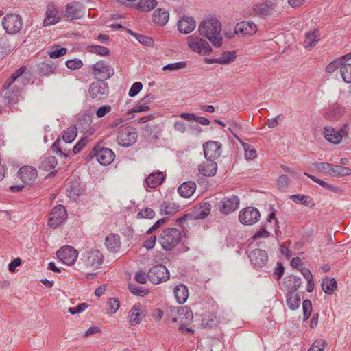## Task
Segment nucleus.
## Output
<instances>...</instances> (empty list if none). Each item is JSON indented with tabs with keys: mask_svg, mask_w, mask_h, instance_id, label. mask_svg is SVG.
<instances>
[{
	"mask_svg": "<svg viewBox=\"0 0 351 351\" xmlns=\"http://www.w3.org/2000/svg\"><path fill=\"white\" fill-rule=\"evenodd\" d=\"M25 66H21L15 71L10 77L4 82L3 86L5 90L4 95V103L9 106H13L19 101L24 85L29 82V78L26 77Z\"/></svg>",
	"mask_w": 351,
	"mask_h": 351,
	"instance_id": "1",
	"label": "nucleus"
},
{
	"mask_svg": "<svg viewBox=\"0 0 351 351\" xmlns=\"http://www.w3.org/2000/svg\"><path fill=\"white\" fill-rule=\"evenodd\" d=\"M199 34L207 38L215 47H220L223 43L221 35V24L216 18H210L203 21L199 25Z\"/></svg>",
	"mask_w": 351,
	"mask_h": 351,
	"instance_id": "2",
	"label": "nucleus"
},
{
	"mask_svg": "<svg viewBox=\"0 0 351 351\" xmlns=\"http://www.w3.org/2000/svg\"><path fill=\"white\" fill-rule=\"evenodd\" d=\"M182 234L175 228H167L162 231L158 238V242L162 248L166 251H171L181 241Z\"/></svg>",
	"mask_w": 351,
	"mask_h": 351,
	"instance_id": "3",
	"label": "nucleus"
},
{
	"mask_svg": "<svg viewBox=\"0 0 351 351\" xmlns=\"http://www.w3.org/2000/svg\"><path fill=\"white\" fill-rule=\"evenodd\" d=\"M93 157L104 166L110 165L114 160L115 155L109 148L101 147L99 145L94 147L87 155V159H91Z\"/></svg>",
	"mask_w": 351,
	"mask_h": 351,
	"instance_id": "4",
	"label": "nucleus"
},
{
	"mask_svg": "<svg viewBox=\"0 0 351 351\" xmlns=\"http://www.w3.org/2000/svg\"><path fill=\"white\" fill-rule=\"evenodd\" d=\"M2 25L6 33L15 34L22 29L23 21L19 15L9 14L3 18Z\"/></svg>",
	"mask_w": 351,
	"mask_h": 351,
	"instance_id": "5",
	"label": "nucleus"
},
{
	"mask_svg": "<svg viewBox=\"0 0 351 351\" xmlns=\"http://www.w3.org/2000/svg\"><path fill=\"white\" fill-rule=\"evenodd\" d=\"M187 43L193 51L199 54L208 55L213 51V49L208 43L197 36H189L187 38Z\"/></svg>",
	"mask_w": 351,
	"mask_h": 351,
	"instance_id": "6",
	"label": "nucleus"
},
{
	"mask_svg": "<svg viewBox=\"0 0 351 351\" xmlns=\"http://www.w3.org/2000/svg\"><path fill=\"white\" fill-rule=\"evenodd\" d=\"M169 272L166 267L158 264L152 267L147 274L149 280L155 285L160 284L169 278Z\"/></svg>",
	"mask_w": 351,
	"mask_h": 351,
	"instance_id": "7",
	"label": "nucleus"
},
{
	"mask_svg": "<svg viewBox=\"0 0 351 351\" xmlns=\"http://www.w3.org/2000/svg\"><path fill=\"white\" fill-rule=\"evenodd\" d=\"M92 73L98 80H104L106 81L114 74V71L106 62L99 61L93 64Z\"/></svg>",
	"mask_w": 351,
	"mask_h": 351,
	"instance_id": "8",
	"label": "nucleus"
},
{
	"mask_svg": "<svg viewBox=\"0 0 351 351\" xmlns=\"http://www.w3.org/2000/svg\"><path fill=\"white\" fill-rule=\"evenodd\" d=\"M261 214L254 207H246L239 212V221L245 226H251L259 221Z\"/></svg>",
	"mask_w": 351,
	"mask_h": 351,
	"instance_id": "9",
	"label": "nucleus"
},
{
	"mask_svg": "<svg viewBox=\"0 0 351 351\" xmlns=\"http://www.w3.org/2000/svg\"><path fill=\"white\" fill-rule=\"evenodd\" d=\"M248 258L252 265L257 269L266 266L269 259L267 252L259 248L250 250Z\"/></svg>",
	"mask_w": 351,
	"mask_h": 351,
	"instance_id": "10",
	"label": "nucleus"
},
{
	"mask_svg": "<svg viewBox=\"0 0 351 351\" xmlns=\"http://www.w3.org/2000/svg\"><path fill=\"white\" fill-rule=\"evenodd\" d=\"M138 134L132 128H123L117 134V142L122 147H130L134 144L137 140Z\"/></svg>",
	"mask_w": 351,
	"mask_h": 351,
	"instance_id": "11",
	"label": "nucleus"
},
{
	"mask_svg": "<svg viewBox=\"0 0 351 351\" xmlns=\"http://www.w3.org/2000/svg\"><path fill=\"white\" fill-rule=\"evenodd\" d=\"M66 210L62 205L56 206L51 210L47 223L51 228H56L66 219Z\"/></svg>",
	"mask_w": 351,
	"mask_h": 351,
	"instance_id": "12",
	"label": "nucleus"
},
{
	"mask_svg": "<svg viewBox=\"0 0 351 351\" xmlns=\"http://www.w3.org/2000/svg\"><path fill=\"white\" fill-rule=\"evenodd\" d=\"M88 91L93 99L100 100L108 94V83L104 80H97L90 84Z\"/></svg>",
	"mask_w": 351,
	"mask_h": 351,
	"instance_id": "13",
	"label": "nucleus"
},
{
	"mask_svg": "<svg viewBox=\"0 0 351 351\" xmlns=\"http://www.w3.org/2000/svg\"><path fill=\"white\" fill-rule=\"evenodd\" d=\"M56 255L62 263L71 265L77 260V252L73 247L66 245L62 247L57 252Z\"/></svg>",
	"mask_w": 351,
	"mask_h": 351,
	"instance_id": "14",
	"label": "nucleus"
},
{
	"mask_svg": "<svg viewBox=\"0 0 351 351\" xmlns=\"http://www.w3.org/2000/svg\"><path fill=\"white\" fill-rule=\"evenodd\" d=\"M239 199L237 195L226 197L220 202L219 210L223 214H229L239 208Z\"/></svg>",
	"mask_w": 351,
	"mask_h": 351,
	"instance_id": "15",
	"label": "nucleus"
},
{
	"mask_svg": "<svg viewBox=\"0 0 351 351\" xmlns=\"http://www.w3.org/2000/svg\"><path fill=\"white\" fill-rule=\"evenodd\" d=\"M276 7V5L274 1L267 0L254 5L253 11L255 16L266 18L273 14Z\"/></svg>",
	"mask_w": 351,
	"mask_h": 351,
	"instance_id": "16",
	"label": "nucleus"
},
{
	"mask_svg": "<svg viewBox=\"0 0 351 351\" xmlns=\"http://www.w3.org/2000/svg\"><path fill=\"white\" fill-rule=\"evenodd\" d=\"M60 19L55 4L53 3H48L43 20V26L47 27L56 25L60 22Z\"/></svg>",
	"mask_w": 351,
	"mask_h": 351,
	"instance_id": "17",
	"label": "nucleus"
},
{
	"mask_svg": "<svg viewBox=\"0 0 351 351\" xmlns=\"http://www.w3.org/2000/svg\"><path fill=\"white\" fill-rule=\"evenodd\" d=\"M204 154L206 159L215 160L221 154V144L213 141L206 143L204 146Z\"/></svg>",
	"mask_w": 351,
	"mask_h": 351,
	"instance_id": "18",
	"label": "nucleus"
},
{
	"mask_svg": "<svg viewBox=\"0 0 351 351\" xmlns=\"http://www.w3.org/2000/svg\"><path fill=\"white\" fill-rule=\"evenodd\" d=\"M84 261L87 266L98 269L103 264L104 256L99 250H91L84 255Z\"/></svg>",
	"mask_w": 351,
	"mask_h": 351,
	"instance_id": "19",
	"label": "nucleus"
},
{
	"mask_svg": "<svg viewBox=\"0 0 351 351\" xmlns=\"http://www.w3.org/2000/svg\"><path fill=\"white\" fill-rule=\"evenodd\" d=\"M84 7L78 2L68 4L64 11V16L70 21L79 19L84 16Z\"/></svg>",
	"mask_w": 351,
	"mask_h": 351,
	"instance_id": "20",
	"label": "nucleus"
},
{
	"mask_svg": "<svg viewBox=\"0 0 351 351\" xmlns=\"http://www.w3.org/2000/svg\"><path fill=\"white\" fill-rule=\"evenodd\" d=\"M147 315L145 307L141 304H135L129 312L128 322L131 325H136Z\"/></svg>",
	"mask_w": 351,
	"mask_h": 351,
	"instance_id": "21",
	"label": "nucleus"
},
{
	"mask_svg": "<svg viewBox=\"0 0 351 351\" xmlns=\"http://www.w3.org/2000/svg\"><path fill=\"white\" fill-rule=\"evenodd\" d=\"M37 170L32 166H24L19 169L18 176L23 183L34 182L37 178Z\"/></svg>",
	"mask_w": 351,
	"mask_h": 351,
	"instance_id": "22",
	"label": "nucleus"
},
{
	"mask_svg": "<svg viewBox=\"0 0 351 351\" xmlns=\"http://www.w3.org/2000/svg\"><path fill=\"white\" fill-rule=\"evenodd\" d=\"M257 26L252 21H244L238 23L235 27L236 34H242L244 35H252L257 32Z\"/></svg>",
	"mask_w": 351,
	"mask_h": 351,
	"instance_id": "23",
	"label": "nucleus"
},
{
	"mask_svg": "<svg viewBox=\"0 0 351 351\" xmlns=\"http://www.w3.org/2000/svg\"><path fill=\"white\" fill-rule=\"evenodd\" d=\"M196 27V21L192 16H183L178 23V30L181 33L189 34Z\"/></svg>",
	"mask_w": 351,
	"mask_h": 351,
	"instance_id": "24",
	"label": "nucleus"
},
{
	"mask_svg": "<svg viewBox=\"0 0 351 351\" xmlns=\"http://www.w3.org/2000/svg\"><path fill=\"white\" fill-rule=\"evenodd\" d=\"M199 172L206 177L214 176L217 170V162L212 159H206V161L199 165Z\"/></svg>",
	"mask_w": 351,
	"mask_h": 351,
	"instance_id": "25",
	"label": "nucleus"
},
{
	"mask_svg": "<svg viewBox=\"0 0 351 351\" xmlns=\"http://www.w3.org/2000/svg\"><path fill=\"white\" fill-rule=\"evenodd\" d=\"M177 313L178 314V317H173L172 319L173 322H177L180 321V323L186 322V324L191 322L193 319V314L192 311L186 306H182L178 308Z\"/></svg>",
	"mask_w": 351,
	"mask_h": 351,
	"instance_id": "26",
	"label": "nucleus"
},
{
	"mask_svg": "<svg viewBox=\"0 0 351 351\" xmlns=\"http://www.w3.org/2000/svg\"><path fill=\"white\" fill-rule=\"evenodd\" d=\"M211 209V205L208 202H204L198 207L195 208L191 212V216L195 219H204L207 217Z\"/></svg>",
	"mask_w": 351,
	"mask_h": 351,
	"instance_id": "27",
	"label": "nucleus"
},
{
	"mask_svg": "<svg viewBox=\"0 0 351 351\" xmlns=\"http://www.w3.org/2000/svg\"><path fill=\"white\" fill-rule=\"evenodd\" d=\"M196 190V184L193 181H187L179 186L178 193L184 198H189L193 195Z\"/></svg>",
	"mask_w": 351,
	"mask_h": 351,
	"instance_id": "28",
	"label": "nucleus"
},
{
	"mask_svg": "<svg viewBox=\"0 0 351 351\" xmlns=\"http://www.w3.org/2000/svg\"><path fill=\"white\" fill-rule=\"evenodd\" d=\"M324 135L328 142L333 144H339L342 141V134L332 127H324Z\"/></svg>",
	"mask_w": 351,
	"mask_h": 351,
	"instance_id": "29",
	"label": "nucleus"
},
{
	"mask_svg": "<svg viewBox=\"0 0 351 351\" xmlns=\"http://www.w3.org/2000/svg\"><path fill=\"white\" fill-rule=\"evenodd\" d=\"M165 181V176L160 171L151 173L145 179L148 187L154 189L160 185Z\"/></svg>",
	"mask_w": 351,
	"mask_h": 351,
	"instance_id": "30",
	"label": "nucleus"
},
{
	"mask_svg": "<svg viewBox=\"0 0 351 351\" xmlns=\"http://www.w3.org/2000/svg\"><path fill=\"white\" fill-rule=\"evenodd\" d=\"M92 118L91 113H84L80 118L78 119V128L77 130H80L81 132L92 134Z\"/></svg>",
	"mask_w": 351,
	"mask_h": 351,
	"instance_id": "31",
	"label": "nucleus"
},
{
	"mask_svg": "<svg viewBox=\"0 0 351 351\" xmlns=\"http://www.w3.org/2000/svg\"><path fill=\"white\" fill-rule=\"evenodd\" d=\"M106 246L111 252L119 251L121 247V241L119 235L110 234L106 238Z\"/></svg>",
	"mask_w": 351,
	"mask_h": 351,
	"instance_id": "32",
	"label": "nucleus"
},
{
	"mask_svg": "<svg viewBox=\"0 0 351 351\" xmlns=\"http://www.w3.org/2000/svg\"><path fill=\"white\" fill-rule=\"evenodd\" d=\"M56 165V158L51 155L43 156L39 161V168L47 171L53 169Z\"/></svg>",
	"mask_w": 351,
	"mask_h": 351,
	"instance_id": "33",
	"label": "nucleus"
},
{
	"mask_svg": "<svg viewBox=\"0 0 351 351\" xmlns=\"http://www.w3.org/2000/svg\"><path fill=\"white\" fill-rule=\"evenodd\" d=\"M178 303L182 304L186 302L189 297L188 288L184 284H179L173 290Z\"/></svg>",
	"mask_w": 351,
	"mask_h": 351,
	"instance_id": "34",
	"label": "nucleus"
},
{
	"mask_svg": "<svg viewBox=\"0 0 351 351\" xmlns=\"http://www.w3.org/2000/svg\"><path fill=\"white\" fill-rule=\"evenodd\" d=\"M169 12L162 8L156 10L153 13V22L160 26L165 25L169 20Z\"/></svg>",
	"mask_w": 351,
	"mask_h": 351,
	"instance_id": "35",
	"label": "nucleus"
},
{
	"mask_svg": "<svg viewBox=\"0 0 351 351\" xmlns=\"http://www.w3.org/2000/svg\"><path fill=\"white\" fill-rule=\"evenodd\" d=\"M319 40V33L317 30L313 32H306L304 40V47L306 49H311L314 47Z\"/></svg>",
	"mask_w": 351,
	"mask_h": 351,
	"instance_id": "36",
	"label": "nucleus"
},
{
	"mask_svg": "<svg viewBox=\"0 0 351 351\" xmlns=\"http://www.w3.org/2000/svg\"><path fill=\"white\" fill-rule=\"evenodd\" d=\"M284 283L289 289L288 292L295 293L296 290L300 287L301 279L300 277L291 275L284 278Z\"/></svg>",
	"mask_w": 351,
	"mask_h": 351,
	"instance_id": "37",
	"label": "nucleus"
},
{
	"mask_svg": "<svg viewBox=\"0 0 351 351\" xmlns=\"http://www.w3.org/2000/svg\"><path fill=\"white\" fill-rule=\"evenodd\" d=\"M300 295L297 293L288 292L287 294V304L291 310H296L300 305Z\"/></svg>",
	"mask_w": 351,
	"mask_h": 351,
	"instance_id": "38",
	"label": "nucleus"
},
{
	"mask_svg": "<svg viewBox=\"0 0 351 351\" xmlns=\"http://www.w3.org/2000/svg\"><path fill=\"white\" fill-rule=\"evenodd\" d=\"M304 174L305 176H308V178H310L315 182L319 184L321 186H322L324 189H325L326 190L332 191L335 193H339L341 191V189L339 187H337L335 185L328 184V183L326 182L325 181L317 178L315 176L308 174L306 172H304Z\"/></svg>",
	"mask_w": 351,
	"mask_h": 351,
	"instance_id": "39",
	"label": "nucleus"
},
{
	"mask_svg": "<svg viewBox=\"0 0 351 351\" xmlns=\"http://www.w3.org/2000/svg\"><path fill=\"white\" fill-rule=\"evenodd\" d=\"M156 5V0H139L136 4V8L140 12H147L155 8Z\"/></svg>",
	"mask_w": 351,
	"mask_h": 351,
	"instance_id": "40",
	"label": "nucleus"
},
{
	"mask_svg": "<svg viewBox=\"0 0 351 351\" xmlns=\"http://www.w3.org/2000/svg\"><path fill=\"white\" fill-rule=\"evenodd\" d=\"M322 288L325 293L331 295L337 289V282L334 278H326L322 282Z\"/></svg>",
	"mask_w": 351,
	"mask_h": 351,
	"instance_id": "41",
	"label": "nucleus"
},
{
	"mask_svg": "<svg viewBox=\"0 0 351 351\" xmlns=\"http://www.w3.org/2000/svg\"><path fill=\"white\" fill-rule=\"evenodd\" d=\"M290 199L294 202L300 204H303L306 206H314L315 204L313 202V199L308 195L303 194H295L290 196Z\"/></svg>",
	"mask_w": 351,
	"mask_h": 351,
	"instance_id": "42",
	"label": "nucleus"
},
{
	"mask_svg": "<svg viewBox=\"0 0 351 351\" xmlns=\"http://www.w3.org/2000/svg\"><path fill=\"white\" fill-rule=\"evenodd\" d=\"M351 174V169L342 165L332 164L330 175L333 176L343 177Z\"/></svg>",
	"mask_w": 351,
	"mask_h": 351,
	"instance_id": "43",
	"label": "nucleus"
},
{
	"mask_svg": "<svg viewBox=\"0 0 351 351\" xmlns=\"http://www.w3.org/2000/svg\"><path fill=\"white\" fill-rule=\"evenodd\" d=\"M77 134V128L73 125L64 130L62 136V140L66 143H72Z\"/></svg>",
	"mask_w": 351,
	"mask_h": 351,
	"instance_id": "44",
	"label": "nucleus"
},
{
	"mask_svg": "<svg viewBox=\"0 0 351 351\" xmlns=\"http://www.w3.org/2000/svg\"><path fill=\"white\" fill-rule=\"evenodd\" d=\"M178 211V206L171 202H164L160 206V212L162 215H173Z\"/></svg>",
	"mask_w": 351,
	"mask_h": 351,
	"instance_id": "45",
	"label": "nucleus"
},
{
	"mask_svg": "<svg viewBox=\"0 0 351 351\" xmlns=\"http://www.w3.org/2000/svg\"><path fill=\"white\" fill-rule=\"evenodd\" d=\"M237 58V54L234 51H224L221 53V56L218 58V64H228L234 61Z\"/></svg>",
	"mask_w": 351,
	"mask_h": 351,
	"instance_id": "46",
	"label": "nucleus"
},
{
	"mask_svg": "<svg viewBox=\"0 0 351 351\" xmlns=\"http://www.w3.org/2000/svg\"><path fill=\"white\" fill-rule=\"evenodd\" d=\"M134 111H129L128 114V117H119L115 119L111 123L109 124V127L110 128H122L125 125L129 120H130L132 117H131V113ZM136 112H139L140 111H135Z\"/></svg>",
	"mask_w": 351,
	"mask_h": 351,
	"instance_id": "47",
	"label": "nucleus"
},
{
	"mask_svg": "<svg viewBox=\"0 0 351 351\" xmlns=\"http://www.w3.org/2000/svg\"><path fill=\"white\" fill-rule=\"evenodd\" d=\"M154 99V95L149 93L142 98L138 105L132 110H150V107L147 104L153 101Z\"/></svg>",
	"mask_w": 351,
	"mask_h": 351,
	"instance_id": "48",
	"label": "nucleus"
},
{
	"mask_svg": "<svg viewBox=\"0 0 351 351\" xmlns=\"http://www.w3.org/2000/svg\"><path fill=\"white\" fill-rule=\"evenodd\" d=\"M67 49L62 47L60 45H53L51 47L49 56L51 58H58L66 53Z\"/></svg>",
	"mask_w": 351,
	"mask_h": 351,
	"instance_id": "49",
	"label": "nucleus"
},
{
	"mask_svg": "<svg viewBox=\"0 0 351 351\" xmlns=\"http://www.w3.org/2000/svg\"><path fill=\"white\" fill-rule=\"evenodd\" d=\"M56 69V65L53 62H43L38 67L39 72L43 75H49Z\"/></svg>",
	"mask_w": 351,
	"mask_h": 351,
	"instance_id": "50",
	"label": "nucleus"
},
{
	"mask_svg": "<svg viewBox=\"0 0 351 351\" xmlns=\"http://www.w3.org/2000/svg\"><path fill=\"white\" fill-rule=\"evenodd\" d=\"M343 80L346 83H351V64H344L340 70Z\"/></svg>",
	"mask_w": 351,
	"mask_h": 351,
	"instance_id": "51",
	"label": "nucleus"
},
{
	"mask_svg": "<svg viewBox=\"0 0 351 351\" xmlns=\"http://www.w3.org/2000/svg\"><path fill=\"white\" fill-rule=\"evenodd\" d=\"M88 51L99 56H108L110 54L108 48L101 45H90L88 47Z\"/></svg>",
	"mask_w": 351,
	"mask_h": 351,
	"instance_id": "52",
	"label": "nucleus"
},
{
	"mask_svg": "<svg viewBox=\"0 0 351 351\" xmlns=\"http://www.w3.org/2000/svg\"><path fill=\"white\" fill-rule=\"evenodd\" d=\"M136 39L142 45L147 47H153L154 41L152 37L138 34Z\"/></svg>",
	"mask_w": 351,
	"mask_h": 351,
	"instance_id": "53",
	"label": "nucleus"
},
{
	"mask_svg": "<svg viewBox=\"0 0 351 351\" xmlns=\"http://www.w3.org/2000/svg\"><path fill=\"white\" fill-rule=\"evenodd\" d=\"M186 67V62L181 61L175 63L168 64L163 66L162 70L177 71Z\"/></svg>",
	"mask_w": 351,
	"mask_h": 351,
	"instance_id": "54",
	"label": "nucleus"
},
{
	"mask_svg": "<svg viewBox=\"0 0 351 351\" xmlns=\"http://www.w3.org/2000/svg\"><path fill=\"white\" fill-rule=\"evenodd\" d=\"M155 216V212L150 208H146L141 210L137 214L138 219H153Z\"/></svg>",
	"mask_w": 351,
	"mask_h": 351,
	"instance_id": "55",
	"label": "nucleus"
},
{
	"mask_svg": "<svg viewBox=\"0 0 351 351\" xmlns=\"http://www.w3.org/2000/svg\"><path fill=\"white\" fill-rule=\"evenodd\" d=\"M332 164L328 162H318L315 164V168L317 171L322 172L330 175Z\"/></svg>",
	"mask_w": 351,
	"mask_h": 351,
	"instance_id": "56",
	"label": "nucleus"
},
{
	"mask_svg": "<svg viewBox=\"0 0 351 351\" xmlns=\"http://www.w3.org/2000/svg\"><path fill=\"white\" fill-rule=\"evenodd\" d=\"M217 324V319L213 315H206L202 319V325L204 327L212 328Z\"/></svg>",
	"mask_w": 351,
	"mask_h": 351,
	"instance_id": "57",
	"label": "nucleus"
},
{
	"mask_svg": "<svg viewBox=\"0 0 351 351\" xmlns=\"http://www.w3.org/2000/svg\"><path fill=\"white\" fill-rule=\"evenodd\" d=\"M66 66L67 68L71 70H76L83 66V62L80 59H71L66 62Z\"/></svg>",
	"mask_w": 351,
	"mask_h": 351,
	"instance_id": "58",
	"label": "nucleus"
},
{
	"mask_svg": "<svg viewBox=\"0 0 351 351\" xmlns=\"http://www.w3.org/2000/svg\"><path fill=\"white\" fill-rule=\"evenodd\" d=\"M341 66L342 63L340 62V60H338V58H337L327 65V66L326 67V72L328 73H332L337 69H341Z\"/></svg>",
	"mask_w": 351,
	"mask_h": 351,
	"instance_id": "59",
	"label": "nucleus"
},
{
	"mask_svg": "<svg viewBox=\"0 0 351 351\" xmlns=\"http://www.w3.org/2000/svg\"><path fill=\"white\" fill-rule=\"evenodd\" d=\"M129 290L134 295L138 296H143L147 293L146 289L141 288L136 285L130 284L128 285Z\"/></svg>",
	"mask_w": 351,
	"mask_h": 351,
	"instance_id": "60",
	"label": "nucleus"
},
{
	"mask_svg": "<svg viewBox=\"0 0 351 351\" xmlns=\"http://www.w3.org/2000/svg\"><path fill=\"white\" fill-rule=\"evenodd\" d=\"M326 342L322 339H317L311 346L308 351H324Z\"/></svg>",
	"mask_w": 351,
	"mask_h": 351,
	"instance_id": "61",
	"label": "nucleus"
},
{
	"mask_svg": "<svg viewBox=\"0 0 351 351\" xmlns=\"http://www.w3.org/2000/svg\"><path fill=\"white\" fill-rule=\"evenodd\" d=\"M143 88V84L140 82H134L128 93V95L130 97H134L136 96Z\"/></svg>",
	"mask_w": 351,
	"mask_h": 351,
	"instance_id": "62",
	"label": "nucleus"
},
{
	"mask_svg": "<svg viewBox=\"0 0 351 351\" xmlns=\"http://www.w3.org/2000/svg\"><path fill=\"white\" fill-rule=\"evenodd\" d=\"M244 149H245V156L248 160H252L256 158V152L255 149L252 148L250 145L248 144H244L243 145Z\"/></svg>",
	"mask_w": 351,
	"mask_h": 351,
	"instance_id": "63",
	"label": "nucleus"
},
{
	"mask_svg": "<svg viewBox=\"0 0 351 351\" xmlns=\"http://www.w3.org/2000/svg\"><path fill=\"white\" fill-rule=\"evenodd\" d=\"M107 304L109 306L112 314H114L120 306L119 300L115 298H110Z\"/></svg>",
	"mask_w": 351,
	"mask_h": 351,
	"instance_id": "64",
	"label": "nucleus"
}]
</instances>
